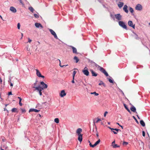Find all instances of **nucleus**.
I'll use <instances>...</instances> for the list:
<instances>
[{
  "label": "nucleus",
  "mask_w": 150,
  "mask_h": 150,
  "mask_svg": "<svg viewBox=\"0 0 150 150\" xmlns=\"http://www.w3.org/2000/svg\"><path fill=\"white\" fill-rule=\"evenodd\" d=\"M40 84L42 85V88H46L47 87V84H45L43 81L40 82Z\"/></svg>",
  "instance_id": "obj_10"
},
{
  "label": "nucleus",
  "mask_w": 150,
  "mask_h": 150,
  "mask_svg": "<svg viewBox=\"0 0 150 150\" xmlns=\"http://www.w3.org/2000/svg\"><path fill=\"white\" fill-rule=\"evenodd\" d=\"M133 117L137 122V119H136V118H135V117L134 116H133Z\"/></svg>",
  "instance_id": "obj_57"
},
{
  "label": "nucleus",
  "mask_w": 150,
  "mask_h": 150,
  "mask_svg": "<svg viewBox=\"0 0 150 150\" xmlns=\"http://www.w3.org/2000/svg\"><path fill=\"white\" fill-rule=\"evenodd\" d=\"M72 82L73 83H74V79H73V80L72 81Z\"/></svg>",
  "instance_id": "obj_52"
},
{
  "label": "nucleus",
  "mask_w": 150,
  "mask_h": 150,
  "mask_svg": "<svg viewBox=\"0 0 150 150\" xmlns=\"http://www.w3.org/2000/svg\"><path fill=\"white\" fill-rule=\"evenodd\" d=\"M2 141H3V142H4L5 141V139H2Z\"/></svg>",
  "instance_id": "obj_59"
},
{
  "label": "nucleus",
  "mask_w": 150,
  "mask_h": 150,
  "mask_svg": "<svg viewBox=\"0 0 150 150\" xmlns=\"http://www.w3.org/2000/svg\"><path fill=\"white\" fill-rule=\"evenodd\" d=\"M134 33L135 34V38L136 39L138 40L139 38L138 37V35L135 33Z\"/></svg>",
  "instance_id": "obj_31"
},
{
  "label": "nucleus",
  "mask_w": 150,
  "mask_h": 150,
  "mask_svg": "<svg viewBox=\"0 0 150 150\" xmlns=\"http://www.w3.org/2000/svg\"><path fill=\"white\" fill-rule=\"evenodd\" d=\"M128 142H124L123 143V144L124 145H126L128 144Z\"/></svg>",
  "instance_id": "obj_39"
},
{
  "label": "nucleus",
  "mask_w": 150,
  "mask_h": 150,
  "mask_svg": "<svg viewBox=\"0 0 150 150\" xmlns=\"http://www.w3.org/2000/svg\"><path fill=\"white\" fill-rule=\"evenodd\" d=\"M78 140L81 142L82 140V135H78Z\"/></svg>",
  "instance_id": "obj_17"
},
{
  "label": "nucleus",
  "mask_w": 150,
  "mask_h": 150,
  "mask_svg": "<svg viewBox=\"0 0 150 150\" xmlns=\"http://www.w3.org/2000/svg\"><path fill=\"white\" fill-rule=\"evenodd\" d=\"M19 104L20 106H22V104L21 103V101H19Z\"/></svg>",
  "instance_id": "obj_46"
},
{
  "label": "nucleus",
  "mask_w": 150,
  "mask_h": 150,
  "mask_svg": "<svg viewBox=\"0 0 150 150\" xmlns=\"http://www.w3.org/2000/svg\"><path fill=\"white\" fill-rule=\"evenodd\" d=\"M124 3L121 2H119L118 4V6L119 7L121 8L123 5Z\"/></svg>",
  "instance_id": "obj_18"
},
{
  "label": "nucleus",
  "mask_w": 150,
  "mask_h": 150,
  "mask_svg": "<svg viewBox=\"0 0 150 150\" xmlns=\"http://www.w3.org/2000/svg\"><path fill=\"white\" fill-rule=\"evenodd\" d=\"M89 145H90V146L91 147H92L93 148L94 147H95L94 144L93 145H92L91 143H89Z\"/></svg>",
  "instance_id": "obj_37"
},
{
  "label": "nucleus",
  "mask_w": 150,
  "mask_h": 150,
  "mask_svg": "<svg viewBox=\"0 0 150 150\" xmlns=\"http://www.w3.org/2000/svg\"><path fill=\"white\" fill-rule=\"evenodd\" d=\"M40 111V110H38L36 109H30L29 110V112H38Z\"/></svg>",
  "instance_id": "obj_20"
},
{
  "label": "nucleus",
  "mask_w": 150,
  "mask_h": 150,
  "mask_svg": "<svg viewBox=\"0 0 150 150\" xmlns=\"http://www.w3.org/2000/svg\"><path fill=\"white\" fill-rule=\"evenodd\" d=\"M49 30L51 34L54 36L55 38L57 39L58 38L57 35L54 31L51 29H49Z\"/></svg>",
  "instance_id": "obj_6"
},
{
  "label": "nucleus",
  "mask_w": 150,
  "mask_h": 150,
  "mask_svg": "<svg viewBox=\"0 0 150 150\" xmlns=\"http://www.w3.org/2000/svg\"><path fill=\"white\" fill-rule=\"evenodd\" d=\"M113 132L115 134H117V133L113 131Z\"/></svg>",
  "instance_id": "obj_54"
},
{
  "label": "nucleus",
  "mask_w": 150,
  "mask_h": 150,
  "mask_svg": "<svg viewBox=\"0 0 150 150\" xmlns=\"http://www.w3.org/2000/svg\"><path fill=\"white\" fill-rule=\"evenodd\" d=\"M21 36L22 37H23V34L22 33H21Z\"/></svg>",
  "instance_id": "obj_62"
},
{
  "label": "nucleus",
  "mask_w": 150,
  "mask_h": 150,
  "mask_svg": "<svg viewBox=\"0 0 150 150\" xmlns=\"http://www.w3.org/2000/svg\"><path fill=\"white\" fill-rule=\"evenodd\" d=\"M123 9L124 11L127 13H128V11L127 9V5H125L124 6V7L123 8Z\"/></svg>",
  "instance_id": "obj_15"
},
{
  "label": "nucleus",
  "mask_w": 150,
  "mask_h": 150,
  "mask_svg": "<svg viewBox=\"0 0 150 150\" xmlns=\"http://www.w3.org/2000/svg\"><path fill=\"white\" fill-rule=\"evenodd\" d=\"M37 81H36V82L35 83H34V86H35H35H36V85L37 84Z\"/></svg>",
  "instance_id": "obj_49"
},
{
  "label": "nucleus",
  "mask_w": 150,
  "mask_h": 150,
  "mask_svg": "<svg viewBox=\"0 0 150 150\" xmlns=\"http://www.w3.org/2000/svg\"><path fill=\"white\" fill-rule=\"evenodd\" d=\"M142 135L143 137L145 136V133L144 131H142Z\"/></svg>",
  "instance_id": "obj_44"
},
{
  "label": "nucleus",
  "mask_w": 150,
  "mask_h": 150,
  "mask_svg": "<svg viewBox=\"0 0 150 150\" xmlns=\"http://www.w3.org/2000/svg\"><path fill=\"white\" fill-rule=\"evenodd\" d=\"M124 105L125 108L127 110V111L129 112L130 113V111L129 108H127L126 105L125 104H124Z\"/></svg>",
  "instance_id": "obj_24"
},
{
  "label": "nucleus",
  "mask_w": 150,
  "mask_h": 150,
  "mask_svg": "<svg viewBox=\"0 0 150 150\" xmlns=\"http://www.w3.org/2000/svg\"><path fill=\"white\" fill-rule=\"evenodd\" d=\"M1 150H4V149H2L1 148Z\"/></svg>",
  "instance_id": "obj_64"
},
{
  "label": "nucleus",
  "mask_w": 150,
  "mask_h": 150,
  "mask_svg": "<svg viewBox=\"0 0 150 150\" xmlns=\"http://www.w3.org/2000/svg\"><path fill=\"white\" fill-rule=\"evenodd\" d=\"M112 146H113V147L114 148H117V147H120V146H118V145H117V144H113Z\"/></svg>",
  "instance_id": "obj_29"
},
{
  "label": "nucleus",
  "mask_w": 150,
  "mask_h": 150,
  "mask_svg": "<svg viewBox=\"0 0 150 150\" xmlns=\"http://www.w3.org/2000/svg\"><path fill=\"white\" fill-rule=\"evenodd\" d=\"M20 109L21 110L22 113H25L26 112V110L24 109L21 108Z\"/></svg>",
  "instance_id": "obj_35"
},
{
  "label": "nucleus",
  "mask_w": 150,
  "mask_h": 150,
  "mask_svg": "<svg viewBox=\"0 0 150 150\" xmlns=\"http://www.w3.org/2000/svg\"><path fill=\"white\" fill-rule=\"evenodd\" d=\"M20 2L22 4H23V2L22 0H19Z\"/></svg>",
  "instance_id": "obj_53"
},
{
  "label": "nucleus",
  "mask_w": 150,
  "mask_h": 150,
  "mask_svg": "<svg viewBox=\"0 0 150 150\" xmlns=\"http://www.w3.org/2000/svg\"><path fill=\"white\" fill-rule=\"evenodd\" d=\"M28 42L30 43L32 41L29 38H28Z\"/></svg>",
  "instance_id": "obj_48"
},
{
  "label": "nucleus",
  "mask_w": 150,
  "mask_h": 150,
  "mask_svg": "<svg viewBox=\"0 0 150 150\" xmlns=\"http://www.w3.org/2000/svg\"><path fill=\"white\" fill-rule=\"evenodd\" d=\"M108 112H107V111H105V113H104V117H105V116H106V114H108Z\"/></svg>",
  "instance_id": "obj_42"
},
{
  "label": "nucleus",
  "mask_w": 150,
  "mask_h": 150,
  "mask_svg": "<svg viewBox=\"0 0 150 150\" xmlns=\"http://www.w3.org/2000/svg\"><path fill=\"white\" fill-rule=\"evenodd\" d=\"M140 123L141 125L143 126L144 127L145 126V125L144 122L143 120H141L140 121Z\"/></svg>",
  "instance_id": "obj_23"
},
{
  "label": "nucleus",
  "mask_w": 150,
  "mask_h": 150,
  "mask_svg": "<svg viewBox=\"0 0 150 150\" xmlns=\"http://www.w3.org/2000/svg\"><path fill=\"white\" fill-rule=\"evenodd\" d=\"M131 110L134 112H136V113H137V112H136V109L134 107V106H132V107L130 108Z\"/></svg>",
  "instance_id": "obj_21"
},
{
  "label": "nucleus",
  "mask_w": 150,
  "mask_h": 150,
  "mask_svg": "<svg viewBox=\"0 0 150 150\" xmlns=\"http://www.w3.org/2000/svg\"><path fill=\"white\" fill-rule=\"evenodd\" d=\"M119 25L123 28L126 30L127 29V27L125 24V23L122 21H119L118 22Z\"/></svg>",
  "instance_id": "obj_3"
},
{
  "label": "nucleus",
  "mask_w": 150,
  "mask_h": 150,
  "mask_svg": "<svg viewBox=\"0 0 150 150\" xmlns=\"http://www.w3.org/2000/svg\"><path fill=\"white\" fill-rule=\"evenodd\" d=\"M137 116L138 117V118L139 119H140V118H139V116H138L137 115Z\"/></svg>",
  "instance_id": "obj_61"
},
{
  "label": "nucleus",
  "mask_w": 150,
  "mask_h": 150,
  "mask_svg": "<svg viewBox=\"0 0 150 150\" xmlns=\"http://www.w3.org/2000/svg\"><path fill=\"white\" fill-rule=\"evenodd\" d=\"M66 95V93H65L64 90H63L61 91L60 96L61 97H62L65 96Z\"/></svg>",
  "instance_id": "obj_11"
},
{
  "label": "nucleus",
  "mask_w": 150,
  "mask_h": 150,
  "mask_svg": "<svg viewBox=\"0 0 150 150\" xmlns=\"http://www.w3.org/2000/svg\"><path fill=\"white\" fill-rule=\"evenodd\" d=\"M108 81H109V82L110 83H113V80L111 79H108Z\"/></svg>",
  "instance_id": "obj_38"
},
{
  "label": "nucleus",
  "mask_w": 150,
  "mask_h": 150,
  "mask_svg": "<svg viewBox=\"0 0 150 150\" xmlns=\"http://www.w3.org/2000/svg\"><path fill=\"white\" fill-rule=\"evenodd\" d=\"M60 66L61 67H63L64 66H65V65L61 66V65H60Z\"/></svg>",
  "instance_id": "obj_58"
},
{
  "label": "nucleus",
  "mask_w": 150,
  "mask_h": 150,
  "mask_svg": "<svg viewBox=\"0 0 150 150\" xmlns=\"http://www.w3.org/2000/svg\"><path fill=\"white\" fill-rule=\"evenodd\" d=\"M29 9L32 12H33L34 10V8L32 7H30L29 8Z\"/></svg>",
  "instance_id": "obj_28"
},
{
  "label": "nucleus",
  "mask_w": 150,
  "mask_h": 150,
  "mask_svg": "<svg viewBox=\"0 0 150 150\" xmlns=\"http://www.w3.org/2000/svg\"><path fill=\"white\" fill-rule=\"evenodd\" d=\"M12 95V93L11 92H9L8 93V95Z\"/></svg>",
  "instance_id": "obj_51"
},
{
  "label": "nucleus",
  "mask_w": 150,
  "mask_h": 150,
  "mask_svg": "<svg viewBox=\"0 0 150 150\" xmlns=\"http://www.w3.org/2000/svg\"><path fill=\"white\" fill-rule=\"evenodd\" d=\"M20 26L21 25L20 23H18L17 24V28L18 29H20Z\"/></svg>",
  "instance_id": "obj_36"
},
{
  "label": "nucleus",
  "mask_w": 150,
  "mask_h": 150,
  "mask_svg": "<svg viewBox=\"0 0 150 150\" xmlns=\"http://www.w3.org/2000/svg\"><path fill=\"white\" fill-rule=\"evenodd\" d=\"M108 128L109 129H112V128H111V127H108Z\"/></svg>",
  "instance_id": "obj_60"
},
{
  "label": "nucleus",
  "mask_w": 150,
  "mask_h": 150,
  "mask_svg": "<svg viewBox=\"0 0 150 150\" xmlns=\"http://www.w3.org/2000/svg\"><path fill=\"white\" fill-rule=\"evenodd\" d=\"M82 72L86 76H88L89 75V72L87 68L86 67L84 68V69L83 70Z\"/></svg>",
  "instance_id": "obj_4"
},
{
  "label": "nucleus",
  "mask_w": 150,
  "mask_h": 150,
  "mask_svg": "<svg viewBox=\"0 0 150 150\" xmlns=\"http://www.w3.org/2000/svg\"><path fill=\"white\" fill-rule=\"evenodd\" d=\"M101 121V120L100 119H99V118H98V119H97V121H96V123H98V122L99 121Z\"/></svg>",
  "instance_id": "obj_45"
},
{
  "label": "nucleus",
  "mask_w": 150,
  "mask_h": 150,
  "mask_svg": "<svg viewBox=\"0 0 150 150\" xmlns=\"http://www.w3.org/2000/svg\"><path fill=\"white\" fill-rule=\"evenodd\" d=\"M115 16L116 19L118 21H120L122 20V16L120 14H115Z\"/></svg>",
  "instance_id": "obj_7"
},
{
  "label": "nucleus",
  "mask_w": 150,
  "mask_h": 150,
  "mask_svg": "<svg viewBox=\"0 0 150 150\" xmlns=\"http://www.w3.org/2000/svg\"><path fill=\"white\" fill-rule=\"evenodd\" d=\"M18 98L19 99V101H21L22 99L21 97H18Z\"/></svg>",
  "instance_id": "obj_47"
},
{
  "label": "nucleus",
  "mask_w": 150,
  "mask_h": 150,
  "mask_svg": "<svg viewBox=\"0 0 150 150\" xmlns=\"http://www.w3.org/2000/svg\"><path fill=\"white\" fill-rule=\"evenodd\" d=\"M11 111L12 112H18L17 109L16 108H13L11 110Z\"/></svg>",
  "instance_id": "obj_27"
},
{
  "label": "nucleus",
  "mask_w": 150,
  "mask_h": 150,
  "mask_svg": "<svg viewBox=\"0 0 150 150\" xmlns=\"http://www.w3.org/2000/svg\"><path fill=\"white\" fill-rule=\"evenodd\" d=\"M115 144V141H114L112 143V146H113V144Z\"/></svg>",
  "instance_id": "obj_50"
},
{
  "label": "nucleus",
  "mask_w": 150,
  "mask_h": 150,
  "mask_svg": "<svg viewBox=\"0 0 150 150\" xmlns=\"http://www.w3.org/2000/svg\"><path fill=\"white\" fill-rule=\"evenodd\" d=\"M74 59L76 60V62L77 63L79 61V59L78 58V57L76 56H75L74 57Z\"/></svg>",
  "instance_id": "obj_25"
},
{
  "label": "nucleus",
  "mask_w": 150,
  "mask_h": 150,
  "mask_svg": "<svg viewBox=\"0 0 150 150\" xmlns=\"http://www.w3.org/2000/svg\"><path fill=\"white\" fill-rule=\"evenodd\" d=\"M96 136H97V137H98V133L97 131V128H96Z\"/></svg>",
  "instance_id": "obj_41"
},
{
  "label": "nucleus",
  "mask_w": 150,
  "mask_h": 150,
  "mask_svg": "<svg viewBox=\"0 0 150 150\" xmlns=\"http://www.w3.org/2000/svg\"><path fill=\"white\" fill-rule=\"evenodd\" d=\"M82 129L81 128H78L76 131V133L78 135L81 134V133L82 132Z\"/></svg>",
  "instance_id": "obj_13"
},
{
  "label": "nucleus",
  "mask_w": 150,
  "mask_h": 150,
  "mask_svg": "<svg viewBox=\"0 0 150 150\" xmlns=\"http://www.w3.org/2000/svg\"><path fill=\"white\" fill-rule=\"evenodd\" d=\"M142 6L139 4H137L135 7V9L141 11L142 9Z\"/></svg>",
  "instance_id": "obj_9"
},
{
  "label": "nucleus",
  "mask_w": 150,
  "mask_h": 150,
  "mask_svg": "<svg viewBox=\"0 0 150 150\" xmlns=\"http://www.w3.org/2000/svg\"><path fill=\"white\" fill-rule=\"evenodd\" d=\"M54 122L57 123H58L59 122V120L58 118H55L54 120Z\"/></svg>",
  "instance_id": "obj_30"
},
{
  "label": "nucleus",
  "mask_w": 150,
  "mask_h": 150,
  "mask_svg": "<svg viewBox=\"0 0 150 150\" xmlns=\"http://www.w3.org/2000/svg\"><path fill=\"white\" fill-rule=\"evenodd\" d=\"M0 18H1V19L3 21H4V20L3 19V18L0 15Z\"/></svg>",
  "instance_id": "obj_55"
},
{
  "label": "nucleus",
  "mask_w": 150,
  "mask_h": 150,
  "mask_svg": "<svg viewBox=\"0 0 150 150\" xmlns=\"http://www.w3.org/2000/svg\"><path fill=\"white\" fill-rule=\"evenodd\" d=\"M100 139H99L94 144L95 146H96L100 142Z\"/></svg>",
  "instance_id": "obj_26"
},
{
  "label": "nucleus",
  "mask_w": 150,
  "mask_h": 150,
  "mask_svg": "<svg viewBox=\"0 0 150 150\" xmlns=\"http://www.w3.org/2000/svg\"><path fill=\"white\" fill-rule=\"evenodd\" d=\"M117 125H120H120L119 124V123H117Z\"/></svg>",
  "instance_id": "obj_63"
},
{
  "label": "nucleus",
  "mask_w": 150,
  "mask_h": 150,
  "mask_svg": "<svg viewBox=\"0 0 150 150\" xmlns=\"http://www.w3.org/2000/svg\"><path fill=\"white\" fill-rule=\"evenodd\" d=\"M33 88H35V90H37L39 91L40 96H41L42 95V91L43 90V88H42V87L40 86L38 87H35V86H33Z\"/></svg>",
  "instance_id": "obj_2"
},
{
  "label": "nucleus",
  "mask_w": 150,
  "mask_h": 150,
  "mask_svg": "<svg viewBox=\"0 0 150 150\" xmlns=\"http://www.w3.org/2000/svg\"><path fill=\"white\" fill-rule=\"evenodd\" d=\"M35 25L36 27L38 28H39V27H40L42 28H43V26L40 23H35Z\"/></svg>",
  "instance_id": "obj_14"
},
{
  "label": "nucleus",
  "mask_w": 150,
  "mask_h": 150,
  "mask_svg": "<svg viewBox=\"0 0 150 150\" xmlns=\"http://www.w3.org/2000/svg\"><path fill=\"white\" fill-rule=\"evenodd\" d=\"M36 71V75L39 77H41L43 79L45 78V76L41 75L40 72L38 69H35Z\"/></svg>",
  "instance_id": "obj_5"
},
{
  "label": "nucleus",
  "mask_w": 150,
  "mask_h": 150,
  "mask_svg": "<svg viewBox=\"0 0 150 150\" xmlns=\"http://www.w3.org/2000/svg\"><path fill=\"white\" fill-rule=\"evenodd\" d=\"M128 25L131 27H132L133 29H135V24H134L132 21H129L128 22Z\"/></svg>",
  "instance_id": "obj_8"
},
{
  "label": "nucleus",
  "mask_w": 150,
  "mask_h": 150,
  "mask_svg": "<svg viewBox=\"0 0 150 150\" xmlns=\"http://www.w3.org/2000/svg\"><path fill=\"white\" fill-rule=\"evenodd\" d=\"M129 10L131 13H133L134 12L133 9L131 7H130Z\"/></svg>",
  "instance_id": "obj_34"
},
{
  "label": "nucleus",
  "mask_w": 150,
  "mask_h": 150,
  "mask_svg": "<svg viewBox=\"0 0 150 150\" xmlns=\"http://www.w3.org/2000/svg\"><path fill=\"white\" fill-rule=\"evenodd\" d=\"M99 85L101 86V85H103V86L105 87L106 85L105 83H104L103 82L101 81H100V83L98 84Z\"/></svg>",
  "instance_id": "obj_22"
},
{
  "label": "nucleus",
  "mask_w": 150,
  "mask_h": 150,
  "mask_svg": "<svg viewBox=\"0 0 150 150\" xmlns=\"http://www.w3.org/2000/svg\"><path fill=\"white\" fill-rule=\"evenodd\" d=\"M76 71H74L73 72V79L74 78V76L75 74H76Z\"/></svg>",
  "instance_id": "obj_33"
},
{
  "label": "nucleus",
  "mask_w": 150,
  "mask_h": 150,
  "mask_svg": "<svg viewBox=\"0 0 150 150\" xmlns=\"http://www.w3.org/2000/svg\"><path fill=\"white\" fill-rule=\"evenodd\" d=\"M114 130H115L117 132H118L119 131H120V129H114Z\"/></svg>",
  "instance_id": "obj_43"
},
{
  "label": "nucleus",
  "mask_w": 150,
  "mask_h": 150,
  "mask_svg": "<svg viewBox=\"0 0 150 150\" xmlns=\"http://www.w3.org/2000/svg\"><path fill=\"white\" fill-rule=\"evenodd\" d=\"M13 83H10V86H13Z\"/></svg>",
  "instance_id": "obj_56"
},
{
  "label": "nucleus",
  "mask_w": 150,
  "mask_h": 150,
  "mask_svg": "<svg viewBox=\"0 0 150 150\" xmlns=\"http://www.w3.org/2000/svg\"><path fill=\"white\" fill-rule=\"evenodd\" d=\"M34 16L36 18H39L38 15H37V14H34Z\"/></svg>",
  "instance_id": "obj_40"
},
{
  "label": "nucleus",
  "mask_w": 150,
  "mask_h": 150,
  "mask_svg": "<svg viewBox=\"0 0 150 150\" xmlns=\"http://www.w3.org/2000/svg\"><path fill=\"white\" fill-rule=\"evenodd\" d=\"M95 66L101 72L104 74L106 76H108V73L106 72L105 70L104 69L103 67H100V66L96 64H95Z\"/></svg>",
  "instance_id": "obj_1"
},
{
  "label": "nucleus",
  "mask_w": 150,
  "mask_h": 150,
  "mask_svg": "<svg viewBox=\"0 0 150 150\" xmlns=\"http://www.w3.org/2000/svg\"><path fill=\"white\" fill-rule=\"evenodd\" d=\"M90 71L93 76H97V74L95 73L93 70H91Z\"/></svg>",
  "instance_id": "obj_19"
},
{
  "label": "nucleus",
  "mask_w": 150,
  "mask_h": 150,
  "mask_svg": "<svg viewBox=\"0 0 150 150\" xmlns=\"http://www.w3.org/2000/svg\"><path fill=\"white\" fill-rule=\"evenodd\" d=\"M91 94H94L95 96H97L98 95V94L96 93V92H94L91 93Z\"/></svg>",
  "instance_id": "obj_32"
},
{
  "label": "nucleus",
  "mask_w": 150,
  "mask_h": 150,
  "mask_svg": "<svg viewBox=\"0 0 150 150\" xmlns=\"http://www.w3.org/2000/svg\"><path fill=\"white\" fill-rule=\"evenodd\" d=\"M10 10L13 13H16V9L13 6L10 7Z\"/></svg>",
  "instance_id": "obj_16"
},
{
  "label": "nucleus",
  "mask_w": 150,
  "mask_h": 150,
  "mask_svg": "<svg viewBox=\"0 0 150 150\" xmlns=\"http://www.w3.org/2000/svg\"><path fill=\"white\" fill-rule=\"evenodd\" d=\"M70 47L72 48L73 50V52L74 53L77 54V50L76 48L72 46H70Z\"/></svg>",
  "instance_id": "obj_12"
}]
</instances>
